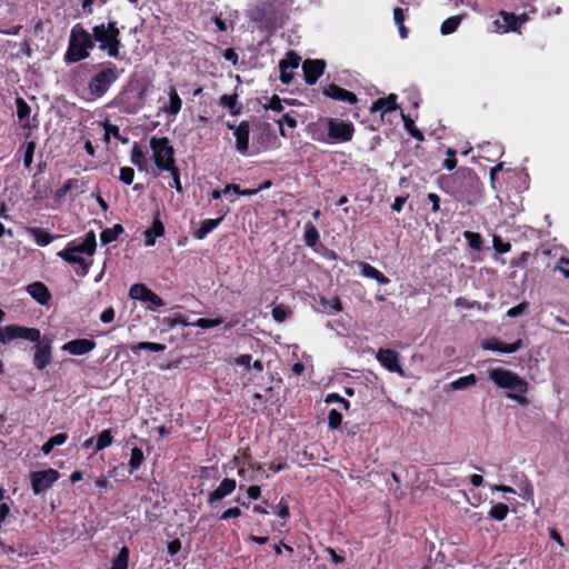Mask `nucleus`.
<instances>
[{
  "mask_svg": "<svg viewBox=\"0 0 569 569\" xmlns=\"http://www.w3.org/2000/svg\"><path fill=\"white\" fill-rule=\"evenodd\" d=\"M488 376L498 388L509 390L507 398L521 406L528 405V399L523 395L528 392L529 386L518 373L505 368H493L488 371Z\"/></svg>",
  "mask_w": 569,
  "mask_h": 569,
  "instance_id": "nucleus-4",
  "label": "nucleus"
},
{
  "mask_svg": "<svg viewBox=\"0 0 569 569\" xmlns=\"http://www.w3.org/2000/svg\"><path fill=\"white\" fill-rule=\"evenodd\" d=\"M94 69L96 73L88 82V90L94 99H98L103 97L119 79L120 70L111 61L100 62L94 66Z\"/></svg>",
  "mask_w": 569,
  "mask_h": 569,
  "instance_id": "nucleus-6",
  "label": "nucleus"
},
{
  "mask_svg": "<svg viewBox=\"0 0 569 569\" xmlns=\"http://www.w3.org/2000/svg\"><path fill=\"white\" fill-rule=\"evenodd\" d=\"M447 158L442 162V167L447 170L451 171L457 167V159H456V150L448 148L447 149Z\"/></svg>",
  "mask_w": 569,
  "mask_h": 569,
  "instance_id": "nucleus-54",
  "label": "nucleus"
},
{
  "mask_svg": "<svg viewBox=\"0 0 569 569\" xmlns=\"http://www.w3.org/2000/svg\"><path fill=\"white\" fill-rule=\"evenodd\" d=\"M94 48L92 33L84 29L82 24L76 23L70 30L63 60L67 64L80 62L89 58L90 51Z\"/></svg>",
  "mask_w": 569,
  "mask_h": 569,
  "instance_id": "nucleus-5",
  "label": "nucleus"
},
{
  "mask_svg": "<svg viewBox=\"0 0 569 569\" xmlns=\"http://www.w3.org/2000/svg\"><path fill=\"white\" fill-rule=\"evenodd\" d=\"M320 122L326 126L327 131L316 128L317 124H310L312 139L327 143H346L352 140L356 128L351 121H345L339 118L325 117Z\"/></svg>",
  "mask_w": 569,
  "mask_h": 569,
  "instance_id": "nucleus-3",
  "label": "nucleus"
},
{
  "mask_svg": "<svg viewBox=\"0 0 569 569\" xmlns=\"http://www.w3.org/2000/svg\"><path fill=\"white\" fill-rule=\"evenodd\" d=\"M322 94L331 100L345 102L351 106L357 104L359 101L356 93L336 83H329L322 87Z\"/></svg>",
  "mask_w": 569,
  "mask_h": 569,
  "instance_id": "nucleus-14",
  "label": "nucleus"
},
{
  "mask_svg": "<svg viewBox=\"0 0 569 569\" xmlns=\"http://www.w3.org/2000/svg\"><path fill=\"white\" fill-rule=\"evenodd\" d=\"M242 515L239 507H231L224 510L220 516L219 520H229L232 518H239Z\"/></svg>",
  "mask_w": 569,
  "mask_h": 569,
  "instance_id": "nucleus-60",
  "label": "nucleus"
},
{
  "mask_svg": "<svg viewBox=\"0 0 569 569\" xmlns=\"http://www.w3.org/2000/svg\"><path fill=\"white\" fill-rule=\"evenodd\" d=\"M36 147H37V144L34 141H28L26 143V149H24V154H23V166L28 170L31 168Z\"/></svg>",
  "mask_w": 569,
  "mask_h": 569,
  "instance_id": "nucleus-48",
  "label": "nucleus"
},
{
  "mask_svg": "<svg viewBox=\"0 0 569 569\" xmlns=\"http://www.w3.org/2000/svg\"><path fill=\"white\" fill-rule=\"evenodd\" d=\"M130 550L123 546L111 561L110 569H128Z\"/></svg>",
  "mask_w": 569,
  "mask_h": 569,
  "instance_id": "nucleus-32",
  "label": "nucleus"
},
{
  "mask_svg": "<svg viewBox=\"0 0 569 569\" xmlns=\"http://www.w3.org/2000/svg\"><path fill=\"white\" fill-rule=\"evenodd\" d=\"M303 241L310 248H315L320 241L319 231L312 222L305 224Z\"/></svg>",
  "mask_w": 569,
  "mask_h": 569,
  "instance_id": "nucleus-28",
  "label": "nucleus"
},
{
  "mask_svg": "<svg viewBox=\"0 0 569 569\" xmlns=\"http://www.w3.org/2000/svg\"><path fill=\"white\" fill-rule=\"evenodd\" d=\"M477 383V377L475 373L460 377L450 383L452 390H462L472 387Z\"/></svg>",
  "mask_w": 569,
  "mask_h": 569,
  "instance_id": "nucleus-37",
  "label": "nucleus"
},
{
  "mask_svg": "<svg viewBox=\"0 0 569 569\" xmlns=\"http://www.w3.org/2000/svg\"><path fill=\"white\" fill-rule=\"evenodd\" d=\"M124 231V228L120 223H116L112 228H106L100 233V241L102 244H108L118 239V237Z\"/></svg>",
  "mask_w": 569,
  "mask_h": 569,
  "instance_id": "nucleus-29",
  "label": "nucleus"
},
{
  "mask_svg": "<svg viewBox=\"0 0 569 569\" xmlns=\"http://www.w3.org/2000/svg\"><path fill=\"white\" fill-rule=\"evenodd\" d=\"M71 248H74L76 251L79 253H86L88 256H92L96 252L97 248V241H96V233L93 230L88 231L81 243L77 246H72Z\"/></svg>",
  "mask_w": 569,
  "mask_h": 569,
  "instance_id": "nucleus-24",
  "label": "nucleus"
},
{
  "mask_svg": "<svg viewBox=\"0 0 569 569\" xmlns=\"http://www.w3.org/2000/svg\"><path fill=\"white\" fill-rule=\"evenodd\" d=\"M508 513L509 507L506 503L498 502L490 508L488 517L497 521H502L507 518Z\"/></svg>",
  "mask_w": 569,
  "mask_h": 569,
  "instance_id": "nucleus-39",
  "label": "nucleus"
},
{
  "mask_svg": "<svg viewBox=\"0 0 569 569\" xmlns=\"http://www.w3.org/2000/svg\"><path fill=\"white\" fill-rule=\"evenodd\" d=\"M164 321L167 322L169 328H174L178 325L184 327L192 326V323L189 322L187 318L181 313H176L173 317L166 318Z\"/></svg>",
  "mask_w": 569,
  "mask_h": 569,
  "instance_id": "nucleus-52",
  "label": "nucleus"
},
{
  "mask_svg": "<svg viewBox=\"0 0 569 569\" xmlns=\"http://www.w3.org/2000/svg\"><path fill=\"white\" fill-rule=\"evenodd\" d=\"M67 440L68 435L66 432L57 433L50 437L49 440L42 445L41 450L44 455H49L56 446H62Z\"/></svg>",
  "mask_w": 569,
  "mask_h": 569,
  "instance_id": "nucleus-33",
  "label": "nucleus"
},
{
  "mask_svg": "<svg viewBox=\"0 0 569 569\" xmlns=\"http://www.w3.org/2000/svg\"><path fill=\"white\" fill-rule=\"evenodd\" d=\"M427 199L431 203V212L438 213L440 211V197L435 192H430L427 194Z\"/></svg>",
  "mask_w": 569,
  "mask_h": 569,
  "instance_id": "nucleus-64",
  "label": "nucleus"
},
{
  "mask_svg": "<svg viewBox=\"0 0 569 569\" xmlns=\"http://www.w3.org/2000/svg\"><path fill=\"white\" fill-rule=\"evenodd\" d=\"M86 183L83 181H80L78 179H68L62 188L66 190V192H70L72 190H78L80 189L81 187H83Z\"/></svg>",
  "mask_w": 569,
  "mask_h": 569,
  "instance_id": "nucleus-63",
  "label": "nucleus"
},
{
  "mask_svg": "<svg viewBox=\"0 0 569 569\" xmlns=\"http://www.w3.org/2000/svg\"><path fill=\"white\" fill-rule=\"evenodd\" d=\"M327 62L323 59H307L302 63L305 81L309 86H313L325 73Z\"/></svg>",
  "mask_w": 569,
  "mask_h": 569,
  "instance_id": "nucleus-13",
  "label": "nucleus"
},
{
  "mask_svg": "<svg viewBox=\"0 0 569 569\" xmlns=\"http://www.w3.org/2000/svg\"><path fill=\"white\" fill-rule=\"evenodd\" d=\"M224 214L217 219H204L200 227L193 231V237L198 240L204 239L210 232H212L224 219Z\"/></svg>",
  "mask_w": 569,
  "mask_h": 569,
  "instance_id": "nucleus-23",
  "label": "nucleus"
},
{
  "mask_svg": "<svg viewBox=\"0 0 569 569\" xmlns=\"http://www.w3.org/2000/svg\"><path fill=\"white\" fill-rule=\"evenodd\" d=\"M378 362L388 371L397 372L405 377V371L400 366V355L398 351L389 348H380L376 355Z\"/></svg>",
  "mask_w": 569,
  "mask_h": 569,
  "instance_id": "nucleus-11",
  "label": "nucleus"
},
{
  "mask_svg": "<svg viewBox=\"0 0 569 569\" xmlns=\"http://www.w3.org/2000/svg\"><path fill=\"white\" fill-rule=\"evenodd\" d=\"M461 22V19L460 17L458 16H453V17H449L447 18L442 23H441V27H440V32L442 34H450V33H453L459 24Z\"/></svg>",
  "mask_w": 569,
  "mask_h": 569,
  "instance_id": "nucleus-43",
  "label": "nucleus"
},
{
  "mask_svg": "<svg viewBox=\"0 0 569 569\" xmlns=\"http://www.w3.org/2000/svg\"><path fill=\"white\" fill-rule=\"evenodd\" d=\"M522 340L518 339L512 343H503L498 338H488L482 341L481 347L485 350L497 351L502 353H515L522 348Z\"/></svg>",
  "mask_w": 569,
  "mask_h": 569,
  "instance_id": "nucleus-16",
  "label": "nucleus"
},
{
  "mask_svg": "<svg viewBox=\"0 0 569 569\" xmlns=\"http://www.w3.org/2000/svg\"><path fill=\"white\" fill-rule=\"evenodd\" d=\"M455 305L456 307H460V308H466V309H478V310H481L482 309V306L479 301H476V300H468L466 299L465 297H458L456 300H455Z\"/></svg>",
  "mask_w": 569,
  "mask_h": 569,
  "instance_id": "nucleus-53",
  "label": "nucleus"
},
{
  "mask_svg": "<svg viewBox=\"0 0 569 569\" xmlns=\"http://www.w3.org/2000/svg\"><path fill=\"white\" fill-rule=\"evenodd\" d=\"M94 46L114 60L123 59L124 48L121 39V31L117 20L101 22L91 28Z\"/></svg>",
  "mask_w": 569,
  "mask_h": 569,
  "instance_id": "nucleus-2",
  "label": "nucleus"
},
{
  "mask_svg": "<svg viewBox=\"0 0 569 569\" xmlns=\"http://www.w3.org/2000/svg\"><path fill=\"white\" fill-rule=\"evenodd\" d=\"M219 104L227 108L232 116L240 113V107H238V94H222L219 98Z\"/></svg>",
  "mask_w": 569,
  "mask_h": 569,
  "instance_id": "nucleus-31",
  "label": "nucleus"
},
{
  "mask_svg": "<svg viewBox=\"0 0 569 569\" xmlns=\"http://www.w3.org/2000/svg\"><path fill=\"white\" fill-rule=\"evenodd\" d=\"M277 123L279 124V133L281 137H287L283 129V123H286L289 128L292 129L296 128L298 124L296 118L289 113L283 114L281 119L277 120Z\"/></svg>",
  "mask_w": 569,
  "mask_h": 569,
  "instance_id": "nucleus-49",
  "label": "nucleus"
},
{
  "mask_svg": "<svg viewBox=\"0 0 569 569\" xmlns=\"http://www.w3.org/2000/svg\"><path fill=\"white\" fill-rule=\"evenodd\" d=\"M119 179L127 186H130L134 179V170L131 167H121Z\"/></svg>",
  "mask_w": 569,
  "mask_h": 569,
  "instance_id": "nucleus-55",
  "label": "nucleus"
},
{
  "mask_svg": "<svg viewBox=\"0 0 569 569\" xmlns=\"http://www.w3.org/2000/svg\"><path fill=\"white\" fill-rule=\"evenodd\" d=\"M437 184L441 191L451 196L456 201L473 206L481 197L482 183L469 167H460L456 172L440 174Z\"/></svg>",
  "mask_w": 569,
  "mask_h": 569,
  "instance_id": "nucleus-1",
  "label": "nucleus"
},
{
  "mask_svg": "<svg viewBox=\"0 0 569 569\" xmlns=\"http://www.w3.org/2000/svg\"><path fill=\"white\" fill-rule=\"evenodd\" d=\"M342 425V415L337 409H331L328 413V428L337 430Z\"/></svg>",
  "mask_w": 569,
  "mask_h": 569,
  "instance_id": "nucleus-47",
  "label": "nucleus"
},
{
  "mask_svg": "<svg viewBox=\"0 0 569 569\" xmlns=\"http://www.w3.org/2000/svg\"><path fill=\"white\" fill-rule=\"evenodd\" d=\"M103 128H104V137H106V140L109 139V136H112L117 139L120 138V130H119V127L116 126V124H111L109 121H106L103 123Z\"/></svg>",
  "mask_w": 569,
  "mask_h": 569,
  "instance_id": "nucleus-61",
  "label": "nucleus"
},
{
  "mask_svg": "<svg viewBox=\"0 0 569 569\" xmlns=\"http://www.w3.org/2000/svg\"><path fill=\"white\" fill-rule=\"evenodd\" d=\"M360 272L363 277L375 279L377 282L386 284L389 283V278L385 276L381 271L372 267L370 263L360 261L359 262Z\"/></svg>",
  "mask_w": 569,
  "mask_h": 569,
  "instance_id": "nucleus-25",
  "label": "nucleus"
},
{
  "mask_svg": "<svg viewBox=\"0 0 569 569\" xmlns=\"http://www.w3.org/2000/svg\"><path fill=\"white\" fill-rule=\"evenodd\" d=\"M166 171L170 172L172 178V183H170V187L174 188L178 193H183V188L180 180V169L177 167V164L170 167V169H167Z\"/></svg>",
  "mask_w": 569,
  "mask_h": 569,
  "instance_id": "nucleus-46",
  "label": "nucleus"
},
{
  "mask_svg": "<svg viewBox=\"0 0 569 569\" xmlns=\"http://www.w3.org/2000/svg\"><path fill=\"white\" fill-rule=\"evenodd\" d=\"M16 106H17V116L18 119L22 122L23 129H31L32 126L30 124L29 117L31 113V108L27 103V101L22 97L16 98Z\"/></svg>",
  "mask_w": 569,
  "mask_h": 569,
  "instance_id": "nucleus-26",
  "label": "nucleus"
},
{
  "mask_svg": "<svg viewBox=\"0 0 569 569\" xmlns=\"http://www.w3.org/2000/svg\"><path fill=\"white\" fill-rule=\"evenodd\" d=\"M14 339H24L28 341H39L40 330L18 325H9L0 328V343L7 345Z\"/></svg>",
  "mask_w": 569,
  "mask_h": 569,
  "instance_id": "nucleus-8",
  "label": "nucleus"
},
{
  "mask_svg": "<svg viewBox=\"0 0 569 569\" xmlns=\"http://www.w3.org/2000/svg\"><path fill=\"white\" fill-rule=\"evenodd\" d=\"M150 148L154 164L160 171L170 169V167L176 164L174 149L167 137L158 138L152 136L150 138Z\"/></svg>",
  "mask_w": 569,
  "mask_h": 569,
  "instance_id": "nucleus-7",
  "label": "nucleus"
},
{
  "mask_svg": "<svg viewBox=\"0 0 569 569\" xmlns=\"http://www.w3.org/2000/svg\"><path fill=\"white\" fill-rule=\"evenodd\" d=\"M97 343L93 339H73L62 346V350L72 356H83L91 352Z\"/></svg>",
  "mask_w": 569,
  "mask_h": 569,
  "instance_id": "nucleus-17",
  "label": "nucleus"
},
{
  "mask_svg": "<svg viewBox=\"0 0 569 569\" xmlns=\"http://www.w3.org/2000/svg\"><path fill=\"white\" fill-rule=\"evenodd\" d=\"M301 58L293 50L287 52L286 58L280 60L279 69H297Z\"/></svg>",
  "mask_w": 569,
  "mask_h": 569,
  "instance_id": "nucleus-41",
  "label": "nucleus"
},
{
  "mask_svg": "<svg viewBox=\"0 0 569 569\" xmlns=\"http://www.w3.org/2000/svg\"><path fill=\"white\" fill-rule=\"evenodd\" d=\"M463 238L466 239L471 249L476 251L481 250L483 241L480 233L473 231H465Z\"/></svg>",
  "mask_w": 569,
  "mask_h": 569,
  "instance_id": "nucleus-44",
  "label": "nucleus"
},
{
  "mask_svg": "<svg viewBox=\"0 0 569 569\" xmlns=\"http://www.w3.org/2000/svg\"><path fill=\"white\" fill-rule=\"evenodd\" d=\"M58 256L72 264H79L83 262V258L79 254L78 251H76L74 248H71V243H69L63 250L59 251Z\"/></svg>",
  "mask_w": 569,
  "mask_h": 569,
  "instance_id": "nucleus-34",
  "label": "nucleus"
},
{
  "mask_svg": "<svg viewBox=\"0 0 569 569\" xmlns=\"http://www.w3.org/2000/svg\"><path fill=\"white\" fill-rule=\"evenodd\" d=\"M237 488L234 479L224 478L217 489L211 491L208 496V503L213 505L216 501L222 500L224 497L231 495Z\"/></svg>",
  "mask_w": 569,
  "mask_h": 569,
  "instance_id": "nucleus-18",
  "label": "nucleus"
},
{
  "mask_svg": "<svg viewBox=\"0 0 569 569\" xmlns=\"http://www.w3.org/2000/svg\"><path fill=\"white\" fill-rule=\"evenodd\" d=\"M528 308H529L528 302H520L517 306L510 308L507 311V316L510 318L519 317V316L523 315L528 310Z\"/></svg>",
  "mask_w": 569,
  "mask_h": 569,
  "instance_id": "nucleus-57",
  "label": "nucleus"
},
{
  "mask_svg": "<svg viewBox=\"0 0 569 569\" xmlns=\"http://www.w3.org/2000/svg\"><path fill=\"white\" fill-rule=\"evenodd\" d=\"M222 322V318H199L196 322H192V326L199 327L201 329H210L220 326Z\"/></svg>",
  "mask_w": 569,
  "mask_h": 569,
  "instance_id": "nucleus-45",
  "label": "nucleus"
},
{
  "mask_svg": "<svg viewBox=\"0 0 569 569\" xmlns=\"http://www.w3.org/2000/svg\"><path fill=\"white\" fill-rule=\"evenodd\" d=\"M27 292L40 305L46 306L51 299V293L47 286L40 281H34L27 287Z\"/></svg>",
  "mask_w": 569,
  "mask_h": 569,
  "instance_id": "nucleus-21",
  "label": "nucleus"
},
{
  "mask_svg": "<svg viewBox=\"0 0 569 569\" xmlns=\"http://www.w3.org/2000/svg\"><path fill=\"white\" fill-rule=\"evenodd\" d=\"M264 107L266 109H270L277 112H281L283 110L282 101L277 94L272 96L268 104H266Z\"/></svg>",
  "mask_w": 569,
  "mask_h": 569,
  "instance_id": "nucleus-62",
  "label": "nucleus"
},
{
  "mask_svg": "<svg viewBox=\"0 0 569 569\" xmlns=\"http://www.w3.org/2000/svg\"><path fill=\"white\" fill-rule=\"evenodd\" d=\"M37 345L33 346L34 355H33V366L38 370L46 369L52 361V346L51 340L44 337L43 339H39L36 341Z\"/></svg>",
  "mask_w": 569,
  "mask_h": 569,
  "instance_id": "nucleus-10",
  "label": "nucleus"
},
{
  "mask_svg": "<svg viewBox=\"0 0 569 569\" xmlns=\"http://www.w3.org/2000/svg\"><path fill=\"white\" fill-rule=\"evenodd\" d=\"M228 128L233 130L236 138V149L243 156L249 151L250 124L243 120L238 126L228 123Z\"/></svg>",
  "mask_w": 569,
  "mask_h": 569,
  "instance_id": "nucleus-15",
  "label": "nucleus"
},
{
  "mask_svg": "<svg viewBox=\"0 0 569 569\" xmlns=\"http://www.w3.org/2000/svg\"><path fill=\"white\" fill-rule=\"evenodd\" d=\"M27 233L31 236L36 243L40 247H46L53 240V237L49 232L39 227L27 228Z\"/></svg>",
  "mask_w": 569,
  "mask_h": 569,
  "instance_id": "nucleus-27",
  "label": "nucleus"
},
{
  "mask_svg": "<svg viewBox=\"0 0 569 569\" xmlns=\"http://www.w3.org/2000/svg\"><path fill=\"white\" fill-rule=\"evenodd\" d=\"M148 230L153 234V237L160 238L164 236V226L159 218H154L151 227Z\"/></svg>",
  "mask_w": 569,
  "mask_h": 569,
  "instance_id": "nucleus-59",
  "label": "nucleus"
},
{
  "mask_svg": "<svg viewBox=\"0 0 569 569\" xmlns=\"http://www.w3.org/2000/svg\"><path fill=\"white\" fill-rule=\"evenodd\" d=\"M130 160L139 170L147 169L144 152L137 142L133 143Z\"/></svg>",
  "mask_w": 569,
  "mask_h": 569,
  "instance_id": "nucleus-35",
  "label": "nucleus"
},
{
  "mask_svg": "<svg viewBox=\"0 0 569 569\" xmlns=\"http://www.w3.org/2000/svg\"><path fill=\"white\" fill-rule=\"evenodd\" d=\"M401 117H402V121H403V127L407 130V132H409V134L411 137H413L415 139H417L418 141H423L425 136L416 127L415 121L408 114H405L403 112H401Z\"/></svg>",
  "mask_w": 569,
  "mask_h": 569,
  "instance_id": "nucleus-38",
  "label": "nucleus"
},
{
  "mask_svg": "<svg viewBox=\"0 0 569 569\" xmlns=\"http://www.w3.org/2000/svg\"><path fill=\"white\" fill-rule=\"evenodd\" d=\"M290 313V310L284 305H278L272 309V318L274 321L283 322Z\"/></svg>",
  "mask_w": 569,
  "mask_h": 569,
  "instance_id": "nucleus-51",
  "label": "nucleus"
},
{
  "mask_svg": "<svg viewBox=\"0 0 569 569\" xmlns=\"http://www.w3.org/2000/svg\"><path fill=\"white\" fill-rule=\"evenodd\" d=\"M499 17L501 20H495L493 24L496 26V30L500 32L518 31L522 23L527 21V16L525 13L521 16H516L512 12L502 10L499 12Z\"/></svg>",
  "mask_w": 569,
  "mask_h": 569,
  "instance_id": "nucleus-12",
  "label": "nucleus"
},
{
  "mask_svg": "<svg viewBox=\"0 0 569 569\" xmlns=\"http://www.w3.org/2000/svg\"><path fill=\"white\" fill-rule=\"evenodd\" d=\"M113 443V436L111 430H103L98 435V439L96 442L94 452H99Z\"/></svg>",
  "mask_w": 569,
  "mask_h": 569,
  "instance_id": "nucleus-42",
  "label": "nucleus"
},
{
  "mask_svg": "<svg viewBox=\"0 0 569 569\" xmlns=\"http://www.w3.org/2000/svg\"><path fill=\"white\" fill-rule=\"evenodd\" d=\"M322 306L332 315L342 311V303L339 297H333L331 300H322Z\"/></svg>",
  "mask_w": 569,
  "mask_h": 569,
  "instance_id": "nucleus-50",
  "label": "nucleus"
},
{
  "mask_svg": "<svg viewBox=\"0 0 569 569\" xmlns=\"http://www.w3.org/2000/svg\"><path fill=\"white\" fill-rule=\"evenodd\" d=\"M146 302H149L148 309H150V310H156L157 308L164 306V301L162 300V298L159 297L152 290L149 293V297Z\"/></svg>",
  "mask_w": 569,
  "mask_h": 569,
  "instance_id": "nucleus-58",
  "label": "nucleus"
},
{
  "mask_svg": "<svg viewBox=\"0 0 569 569\" xmlns=\"http://www.w3.org/2000/svg\"><path fill=\"white\" fill-rule=\"evenodd\" d=\"M397 99L398 97L395 93H390L386 98H379L372 102L370 107V112H381V114L383 116L385 113L395 111L399 108V106L397 104Z\"/></svg>",
  "mask_w": 569,
  "mask_h": 569,
  "instance_id": "nucleus-19",
  "label": "nucleus"
},
{
  "mask_svg": "<svg viewBox=\"0 0 569 569\" xmlns=\"http://www.w3.org/2000/svg\"><path fill=\"white\" fill-rule=\"evenodd\" d=\"M493 248L498 253H507L511 250V244L506 242L499 236H493Z\"/></svg>",
  "mask_w": 569,
  "mask_h": 569,
  "instance_id": "nucleus-56",
  "label": "nucleus"
},
{
  "mask_svg": "<svg viewBox=\"0 0 569 569\" xmlns=\"http://www.w3.org/2000/svg\"><path fill=\"white\" fill-rule=\"evenodd\" d=\"M166 349H167V346L163 343L149 342V341L138 342L137 345L130 346V350L134 355H138L141 350H147L150 352H163Z\"/></svg>",
  "mask_w": 569,
  "mask_h": 569,
  "instance_id": "nucleus-30",
  "label": "nucleus"
},
{
  "mask_svg": "<svg viewBox=\"0 0 569 569\" xmlns=\"http://www.w3.org/2000/svg\"><path fill=\"white\" fill-rule=\"evenodd\" d=\"M59 471L52 468L31 472L30 479L33 493L40 495L47 491L59 479Z\"/></svg>",
  "mask_w": 569,
  "mask_h": 569,
  "instance_id": "nucleus-9",
  "label": "nucleus"
},
{
  "mask_svg": "<svg viewBox=\"0 0 569 569\" xmlns=\"http://www.w3.org/2000/svg\"><path fill=\"white\" fill-rule=\"evenodd\" d=\"M151 289L143 283H134L130 287L129 296L131 299L147 301Z\"/></svg>",
  "mask_w": 569,
  "mask_h": 569,
  "instance_id": "nucleus-36",
  "label": "nucleus"
},
{
  "mask_svg": "<svg viewBox=\"0 0 569 569\" xmlns=\"http://www.w3.org/2000/svg\"><path fill=\"white\" fill-rule=\"evenodd\" d=\"M147 96V87L143 86L140 88V90L136 94V101L132 103L130 102L129 96H122L120 98V106L122 107V110L127 113H136L143 107V101Z\"/></svg>",
  "mask_w": 569,
  "mask_h": 569,
  "instance_id": "nucleus-20",
  "label": "nucleus"
},
{
  "mask_svg": "<svg viewBox=\"0 0 569 569\" xmlns=\"http://www.w3.org/2000/svg\"><path fill=\"white\" fill-rule=\"evenodd\" d=\"M144 461V455L142 449L138 447H133L131 449L130 453V460H129V467H130V473H133L136 470H138L141 465Z\"/></svg>",
  "mask_w": 569,
  "mask_h": 569,
  "instance_id": "nucleus-40",
  "label": "nucleus"
},
{
  "mask_svg": "<svg viewBox=\"0 0 569 569\" xmlns=\"http://www.w3.org/2000/svg\"><path fill=\"white\" fill-rule=\"evenodd\" d=\"M169 102L164 107H162V111L168 116L176 117L182 107V100L179 97L177 89L173 84H171L168 89Z\"/></svg>",
  "mask_w": 569,
  "mask_h": 569,
  "instance_id": "nucleus-22",
  "label": "nucleus"
}]
</instances>
